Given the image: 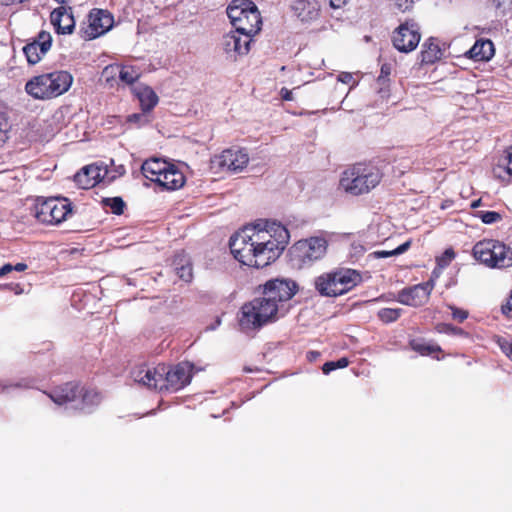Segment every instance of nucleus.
Segmentation results:
<instances>
[{"mask_svg": "<svg viewBox=\"0 0 512 512\" xmlns=\"http://www.w3.org/2000/svg\"><path fill=\"white\" fill-rule=\"evenodd\" d=\"M288 240L289 232L285 226L266 221L236 232L230 238L229 247L242 265L264 268L280 257Z\"/></svg>", "mask_w": 512, "mask_h": 512, "instance_id": "1", "label": "nucleus"}, {"mask_svg": "<svg viewBox=\"0 0 512 512\" xmlns=\"http://www.w3.org/2000/svg\"><path fill=\"white\" fill-rule=\"evenodd\" d=\"M298 289V284L288 278L270 279L260 285L261 296L244 303L240 309V328L255 331L284 317L289 310V301Z\"/></svg>", "mask_w": 512, "mask_h": 512, "instance_id": "2", "label": "nucleus"}, {"mask_svg": "<svg viewBox=\"0 0 512 512\" xmlns=\"http://www.w3.org/2000/svg\"><path fill=\"white\" fill-rule=\"evenodd\" d=\"M135 382L158 391L176 392L187 386L192 379V366L181 362L174 366L158 364L155 367L143 365L133 371Z\"/></svg>", "mask_w": 512, "mask_h": 512, "instance_id": "3", "label": "nucleus"}, {"mask_svg": "<svg viewBox=\"0 0 512 512\" xmlns=\"http://www.w3.org/2000/svg\"><path fill=\"white\" fill-rule=\"evenodd\" d=\"M382 170L370 162L349 165L340 176L339 186L352 196H361L374 190L383 179Z\"/></svg>", "mask_w": 512, "mask_h": 512, "instance_id": "4", "label": "nucleus"}, {"mask_svg": "<svg viewBox=\"0 0 512 512\" xmlns=\"http://www.w3.org/2000/svg\"><path fill=\"white\" fill-rule=\"evenodd\" d=\"M73 75L66 70H54L30 78L25 92L35 100H51L65 94L73 84Z\"/></svg>", "mask_w": 512, "mask_h": 512, "instance_id": "5", "label": "nucleus"}, {"mask_svg": "<svg viewBox=\"0 0 512 512\" xmlns=\"http://www.w3.org/2000/svg\"><path fill=\"white\" fill-rule=\"evenodd\" d=\"M143 176L155 183L160 191H174L182 188L186 178L174 164L161 158H150L141 166Z\"/></svg>", "mask_w": 512, "mask_h": 512, "instance_id": "6", "label": "nucleus"}, {"mask_svg": "<svg viewBox=\"0 0 512 512\" xmlns=\"http://www.w3.org/2000/svg\"><path fill=\"white\" fill-rule=\"evenodd\" d=\"M362 281L360 273L354 269L338 268L315 278L316 291L325 297H337L351 291Z\"/></svg>", "mask_w": 512, "mask_h": 512, "instance_id": "7", "label": "nucleus"}, {"mask_svg": "<svg viewBox=\"0 0 512 512\" xmlns=\"http://www.w3.org/2000/svg\"><path fill=\"white\" fill-rule=\"evenodd\" d=\"M227 15L238 33L254 36L261 30V14L251 0H232L227 7Z\"/></svg>", "mask_w": 512, "mask_h": 512, "instance_id": "8", "label": "nucleus"}, {"mask_svg": "<svg viewBox=\"0 0 512 512\" xmlns=\"http://www.w3.org/2000/svg\"><path fill=\"white\" fill-rule=\"evenodd\" d=\"M327 248L328 241L324 237L301 239L289 250L290 262L297 269L309 268L326 255Z\"/></svg>", "mask_w": 512, "mask_h": 512, "instance_id": "9", "label": "nucleus"}, {"mask_svg": "<svg viewBox=\"0 0 512 512\" xmlns=\"http://www.w3.org/2000/svg\"><path fill=\"white\" fill-rule=\"evenodd\" d=\"M473 256L487 267L503 269L512 266V249L494 239H484L473 247Z\"/></svg>", "mask_w": 512, "mask_h": 512, "instance_id": "10", "label": "nucleus"}, {"mask_svg": "<svg viewBox=\"0 0 512 512\" xmlns=\"http://www.w3.org/2000/svg\"><path fill=\"white\" fill-rule=\"evenodd\" d=\"M72 213V205L67 198L38 197L32 208V214L38 222L45 225H58Z\"/></svg>", "mask_w": 512, "mask_h": 512, "instance_id": "11", "label": "nucleus"}, {"mask_svg": "<svg viewBox=\"0 0 512 512\" xmlns=\"http://www.w3.org/2000/svg\"><path fill=\"white\" fill-rule=\"evenodd\" d=\"M420 39V28L414 20H406L392 33L393 46L402 53L414 51L417 48Z\"/></svg>", "mask_w": 512, "mask_h": 512, "instance_id": "12", "label": "nucleus"}, {"mask_svg": "<svg viewBox=\"0 0 512 512\" xmlns=\"http://www.w3.org/2000/svg\"><path fill=\"white\" fill-rule=\"evenodd\" d=\"M249 163V155L244 149L228 148L216 155L212 164L219 172H241Z\"/></svg>", "mask_w": 512, "mask_h": 512, "instance_id": "13", "label": "nucleus"}, {"mask_svg": "<svg viewBox=\"0 0 512 512\" xmlns=\"http://www.w3.org/2000/svg\"><path fill=\"white\" fill-rule=\"evenodd\" d=\"M433 289V280L406 287L398 292L397 301L407 306L421 307L428 302Z\"/></svg>", "mask_w": 512, "mask_h": 512, "instance_id": "14", "label": "nucleus"}, {"mask_svg": "<svg viewBox=\"0 0 512 512\" xmlns=\"http://www.w3.org/2000/svg\"><path fill=\"white\" fill-rule=\"evenodd\" d=\"M108 178V182L114 179V176L108 177V169L103 163H94L83 167L74 176V181L82 189H90L98 183Z\"/></svg>", "mask_w": 512, "mask_h": 512, "instance_id": "15", "label": "nucleus"}, {"mask_svg": "<svg viewBox=\"0 0 512 512\" xmlns=\"http://www.w3.org/2000/svg\"><path fill=\"white\" fill-rule=\"evenodd\" d=\"M52 37L49 32L41 31L37 37L23 47V53L30 65L41 61L44 55L50 50Z\"/></svg>", "mask_w": 512, "mask_h": 512, "instance_id": "16", "label": "nucleus"}, {"mask_svg": "<svg viewBox=\"0 0 512 512\" xmlns=\"http://www.w3.org/2000/svg\"><path fill=\"white\" fill-rule=\"evenodd\" d=\"M253 36L242 35L235 29L234 32L225 34L222 38V47L226 54L230 56H242L250 51V44Z\"/></svg>", "mask_w": 512, "mask_h": 512, "instance_id": "17", "label": "nucleus"}, {"mask_svg": "<svg viewBox=\"0 0 512 512\" xmlns=\"http://www.w3.org/2000/svg\"><path fill=\"white\" fill-rule=\"evenodd\" d=\"M89 20V32L86 31L89 39L96 38L106 31H108L113 25L112 15L102 9H92L88 15Z\"/></svg>", "mask_w": 512, "mask_h": 512, "instance_id": "18", "label": "nucleus"}, {"mask_svg": "<svg viewBox=\"0 0 512 512\" xmlns=\"http://www.w3.org/2000/svg\"><path fill=\"white\" fill-rule=\"evenodd\" d=\"M50 19L58 34H71L75 28L71 7L62 5L54 9L51 12Z\"/></svg>", "mask_w": 512, "mask_h": 512, "instance_id": "19", "label": "nucleus"}, {"mask_svg": "<svg viewBox=\"0 0 512 512\" xmlns=\"http://www.w3.org/2000/svg\"><path fill=\"white\" fill-rule=\"evenodd\" d=\"M292 10L303 22L316 20L320 15V4L316 0H294Z\"/></svg>", "mask_w": 512, "mask_h": 512, "instance_id": "20", "label": "nucleus"}, {"mask_svg": "<svg viewBox=\"0 0 512 512\" xmlns=\"http://www.w3.org/2000/svg\"><path fill=\"white\" fill-rule=\"evenodd\" d=\"M81 393L80 385L73 382L65 383L51 391L49 397L58 405L75 401Z\"/></svg>", "mask_w": 512, "mask_h": 512, "instance_id": "21", "label": "nucleus"}, {"mask_svg": "<svg viewBox=\"0 0 512 512\" xmlns=\"http://www.w3.org/2000/svg\"><path fill=\"white\" fill-rule=\"evenodd\" d=\"M494 53V44L491 40L478 39L465 55L474 61H489Z\"/></svg>", "mask_w": 512, "mask_h": 512, "instance_id": "22", "label": "nucleus"}, {"mask_svg": "<svg viewBox=\"0 0 512 512\" xmlns=\"http://www.w3.org/2000/svg\"><path fill=\"white\" fill-rule=\"evenodd\" d=\"M133 91L143 112H151L159 102L155 91L147 85H139Z\"/></svg>", "mask_w": 512, "mask_h": 512, "instance_id": "23", "label": "nucleus"}, {"mask_svg": "<svg viewBox=\"0 0 512 512\" xmlns=\"http://www.w3.org/2000/svg\"><path fill=\"white\" fill-rule=\"evenodd\" d=\"M409 347L421 356H432L436 360H441L443 356L442 348L433 342H426L423 338H414L409 341Z\"/></svg>", "mask_w": 512, "mask_h": 512, "instance_id": "24", "label": "nucleus"}, {"mask_svg": "<svg viewBox=\"0 0 512 512\" xmlns=\"http://www.w3.org/2000/svg\"><path fill=\"white\" fill-rule=\"evenodd\" d=\"M443 51L439 46L437 39L429 38L422 45L420 53L421 63L434 64L442 58Z\"/></svg>", "mask_w": 512, "mask_h": 512, "instance_id": "25", "label": "nucleus"}, {"mask_svg": "<svg viewBox=\"0 0 512 512\" xmlns=\"http://www.w3.org/2000/svg\"><path fill=\"white\" fill-rule=\"evenodd\" d=\"M177 276L186 283L193 279V267L190 259L184 254H177L173 259Z\"/></svg>", "mask_w": 512, "mask_h": 512, "instance_id": "26", "label": "nucleus"}, {"mask_svg": "<svg viewBox=\"0 0 512 512\" xmlns=\"http://www.w3.org/2000/svg\"><path fill=\"white\" fill-rule=\"evenodd\" d=\"M81 393L79 397L83 406H97L101 402V394L93 388L80 387Z\"/></svg>", "mask_w": 512, "mask_h": 512, "instance_id": "27", "label": "nucleus"}, {"mask_svg": "<svg viewBox=\"0 0 512 512\" xmlns=\"http://www.w3.org/2000/svg\"><path fill=\"white\" fill-rule=\"evenodd\" d=\"M403 309L401 308H381L377 312L378 319L384 323L389 324L396 322L402 315Z\"/></svg>", "mask_w": 512, "mask_h": 512, "instance_id": "28", "label": "nucleus"}, {"mask_svg": "<svg viewBox=\"0 0 512 512\" xmlns=\"http://www.w3.org/2000/svg\"><path fill=\"white\" fill-rule=\"evenodd\" d=\"M140 77L138 70L133 66H119V79L127 84L131 85L135 83Z\"/></svg>", "mask_w": 512, "mask_h": 512, "instance_id": "29", "label": "nucleus"}, {"mask_svg": "<svg viewBox=\"0 0 512 512\" xmlns=\"http://www.w3.org/2000/svg\"><path fill=\"white\" fill-rule=\"evenodd\" d=\"M102 204L104 207H109L115 215H122L126 206L121 197L104 198Z\"/></svg>", "mask_w": 512, "mask_h": 512, "instance_id": "30", "label": "nucleus"}, {"mask_svg": "<svg viewBox=\"0 0 512 512\" xmlns=\"http://www.w3.org/2000/svg\"><path fill=\"white\" fill-rule=\"evenodd\" d=\"M11 125L5 111L0 110V145H3L9 138Z\"/></svg>", "mask_w": 512, "mask_h": 512, "instance_id": "31", "label": "nucleus"}, {"mask_svg": "<svg viewBox=\"0 0 512 512\" xmlns=\"http://www.w3.org/2000/svg\"><path fill=\"white\" fill-rule=\"evenodd\" d=\"M495 342L501 349V351L505 354V356L512 361V337L507 336H497Z\"/></svg>", "mask_w": 512, "mask_h": 512, "instance_id": "32", "label": "nucleus"}, {"mask_svg": "<svg viewBox=\"0 0 512 512\" xmlns=\"http://www.w3.org/2000/svg\"><path fill=\"white\" fill-rule=\"evenodd\" d=\"M102 76L105 78L106 83L113 87L116 78H119V65H108L102 71Z\"/></svg>", "mask_w": 512, "mask_h": 512, "instance_id": "33", "label": "nucleus"}, {"mask_svg": "<svg viewBox=\"0 0 512 512\" xmlns=\"http://www.w3.org/2000/svg\"><path fill=\"white\" fill-rule=\"evenodd\" d=\"M149 112L133 113L127 117V123L135 124L137 127L144 126L150 122L147 115Z\"/></svg>", "mask_w": 512, "mask_h": 512, "instance_id": "34", "label": "nucleus"}, {"mask_svg": "<svg viewBox=\"0 0 512 512\" xmlns=\"http://www.w3.org/2000/svg\"><path fill=\"white\" fill-rule=\"evenodd\" d=\"M477 217L485 224H493L502 219L501 214L496 211H478Z\"/></svg>", "mask_w": 512, "mask_h": 512, "instance_id": "35", "label": "nucleus"}, {"mask_svg": "<svg viewBox=\"0 0 512 512\" xmlns=\"http://www.w3.org/2000/svg\"><path fill=\"white\" fill-rule=\"evenodd\" d=\"M27 267L28 266L25 263H17L15 265H12L10 263L4 264L0 268V277H4L12 271L23 272L27 269Z\"/></svg>", "mask_w": 512, "mask_h": 512, "instance_id": "36", "label": "nucleus"}, {"mask_svg": "<svg viewBox=\"0 0 512 512\" xmlns=\"http://www.w3.org/2000/svg\"><path fill=\"white\" fill-rule=\"evenodd\" d=\"M456 254L452 248L446 249L440 257H437V264L440 267L448 266L455 258Z\"/></svg>", "mask_w": 512, "mask_h": 512, "instance_id": "37", "label": "nucleus"}, {"mask_svg": "<svg viewBox=\"0 0 512 512\" xmlns=\"http://www.w3.org/2000/svg\"><path fill=\"white\" fill-rule=\"evenodd\" d=\"M448 308L452 312L451 315H452L453 320L457 321L458 323L464 322L469 316V313L467 310L458 308L454 305H448Z\"/></svg>", "mask_w": 512, "mask_h": 512, "instance_id": "38", "label": "nucleus"}, {"mask_svg": "<svg viewBox=\"0 0 512 512\" xmlns=\"http://www.w3.org/2000/svg\"><path fill=\"white\" fill-rule=\"evenodd\" d=\"M438 332L453 334V335H462L464 333L463 329L452 324H439L437 327Z\"/></svg>", "mask_w": 512, "mask_h": 512, "instance_id": "39", "label": "nucleus"}, {"mask_svg": "<svg viewBox=\"0 0 512 512\" xmlns=\"http://www.w3.org/2000/svg\"><path fill=\"white\" fill-rule=\"evenodd\" d=\"M395 9L401 13L409 12L414 6V0H393Z\"/></svg>", "mask_w": 512, "mask_h": 512, "instance_id": "40", "label": "nucleus"}, {"mask_svg": "<svg viewBox=\"0 0 512 512\" xmlns=\"http://www.w3.org/2000/svg\"><path fill=\"white\" fill-rule=\"evenodd\" d=\"M503 166L505 167L507 174L512 177V146L506 150Z\"/></svg>", "mask_w": 512, "mask_h": 512, "instance_id": "41", "label": "nucleus"}, {"mask_svg": "<svg viewBox=\"0 0 512 512\" xmlns=\"http://www.w3.org/2000/svg\"><path fill=\"white\" fill-rule=\"evenodd\" d=\"M502 313L508 318L512 319V292L510 298L501 307Z\"/></svg>", "mask_w": 512, "mask_h": 512, "instance_id": "42", "label": "nucleus"}, {"mask_svg": "<svg viewBox=\"0 0 512 512\" xmlns=\"http://www.w3.org/2000/svg\"><path fill=\"white\" fill-rule=\"evenodd\" d=\"M391 73V67L389 64H383L381 66L380 75L378 77V80H381L382 78H387Z\"/></svg>", "mask_w": 512, "mask_h": 512, "instance_id": "43", "label": "nucleus"}, {"mask_svg": "<svg viewBox=\"0 0 512 512\" xmlns=\"http://www.w3.org/2000/svg\"><path fill=\"white\" fill-rule=\"evenodd\" d=\"M410 245H411L410 241H406L405 243L399 245L397 248L394 249L395 255H400V254L404 253L406 250H408Z\"/></svg>", "mask_w": 512, "mask_h": 512, "instance_id": "44", "label": "nucleus"}, {"mask_svg": "<svg viewBox=\"0 0 512 512\" xmlns=\"http://www.w3.org/2000/svg\"><path fill=\"white\" fill-rule=\"evenodd\" d=\"M334 365L336 369L346 368L349 365V360L346 357H342L334 361Z\"/></svg>", "mask_w": 512, "mask_h": 512, "instance_id": "45", "label": "nucleus"}, {"mask_svg": "<svg viewBox=\"0 0 512 512\" xmlns=\"http://www.w3.org/2000/svg\"><path fill=\"white\" fill-rule=\"evenodd\" d=\"M334 370H336L334 361H328V362L324 363L322 366V371L324 374H329L330 372H332Z\"/></svg>", "mask_w": 512, "mask_h": 512, "instance_id": "46", "label": "nucleus"}, {"mask_svg": "<svg viewBox=\"0 0 512 512\" xmlns=\"http://www.w3.org/2000/svg\"><path fill=\"white\" fill-rule=\"evenodd\" d=\"M280 94H281V98L284 101H291L293 99L292 91L287 88H282L280 91Z\"/></svg>", "mask_w": 512, "mask_h": 512, "instance_id": "47", "label": "nucleus"}, {"mask_svg": "<svg viewBox=\"0 0 512 512\" xmlns=\"http://www.w3.org/2000/svg\"><path fill=\"white\" fill-rule=\"evenodd\" d=\"M348 0H330V6L331 8L333 9H339L341 8L344 4H346Z\"/></svg>", "mask_w": 512, "mask_h": 512, "instance_id": "48", "label": "nucleus"}, {"mask_svg": "<svg viewBox=\"0 0 512 512\" xmlns=\"http://www.w3.org/2000/svg\"><path fill=\"white\" fill-rule=\"evenodd\" d=\"M375 255L380 257V258H387V257H390V256H394L395 253H394V250H391V251L381 250V251H376Z\"/></svg>", "mask_w": 512, "mask_h": 512, "instance_id": "49", "label": "nucleus"}, {"mask_svg": "<svg viewBox=\"0 0 512 512\" xmlns=\"http://www.w3.org/2000/svg\"><path fill=\"white\" fill-rule=\"evenodd\" d=\"M317 356H319V353L316 352V351H309L308 354H307V358L309 360H313L315 359Z\"/></svg>", "mask_w": 512, "mask_h": 512, "instance_id": "50", "label": "nucleus"}, {"mask_svg": "<svg viewBox=\"0 0 512 512\" xmlns=\"http://www.w3.org/2000/svg\"><path fill=\"white\" fill-rule=\"evenodd\" d=\"M480 203H481L480 199H478L476 201H473L472 204H471V207L472 208H476V207H478L480 205Z\"/></svg>", "mask_w": 512, "mask_h": 512, "instance_id": "51", "label": "nucleus"}, {"mask_svg": "<svg viewBox=\"0 0 512 512\" xmlns=\"http://www.w3.org/2000/svg\"><path fill=\"white\" fill-rule=\"evenodd\" d=\"M17 2L16 0H2V3L5 4V5H9V4H12V3H15Z\"/></svg>", "mask_w": 512, "mask_h": 512, "instance_id": "52", "label": "nucleus"}, {"mask_svg": "<svg viewBox=\"0 0 512 512\" xmlns=\"http://www.w3.org/2000/svg\"><path fill=\"white\" fill-rule=\"evenodd\" d=\"M244 371H246V372H252V370H251V369H248V368H244Z\"/></svg>", "mask_w": 512, "mask_h": 512, "instance_id": "53", "label": "nucleus"}]
</instances>
